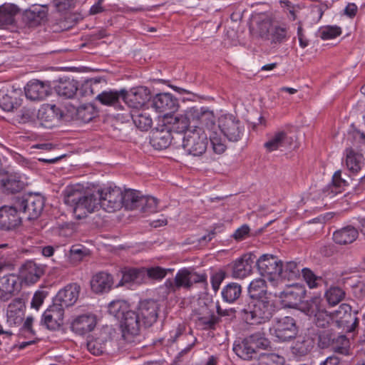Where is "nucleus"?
I'll list each match as a JSON object with an SVG mask.
<instances>
[{
	"label": "nucleus",
	"instance_id": "obj_30",
	"mask_svg": "<svg viewBox=\"0 0 365 365\" xmlns=\"http://www.w3.org/2000/svg\"><path fill=\"white\" fill-rule=\"evenodd\" d=\"M254 263L251 255H244L232 263V277L243 279L250 275Z\"/></svg>",
	"mask_w": 365,
	"mask_h": 365
},
{
	"label": "nucleus",
	"instance_id": "obj_21",
	"mask_svg": "<svg viewBox=\"0 0 365 365\" xmlns=\"http://www.w3.org/2000/svg\"><path fill=\"white\" fill-rule=\"evenodd\" d=\"M190 108H187L183 114H179L174 117L171 116L170 120L168 122V129L170 133H175L177 134H185L186 132L192 130L189 129L192 128L193 121L191 116L189 115Z\"/></svg>",
	"mask_w": 365,
	"mask_h": 365
},
{
	"label": "nucleus",
	"instance_id": "obj_35",
	"mask_svg": "<svg viewBox=\"0 0 365 365\" xmlns=\"http://www.w3.org/2000/svg\"><path fill=\"white\" fill-rule=\"evenodd\" d=\"M1 185L5 192L8 193L19 192L24 188L25 183L21 180V177L16 173L5 175L1 180Z\"/></svg>",
	"mask_w": 365,
	"mask_h": 365
},
{
	"label": "nucleus",
	"instance_id": "obj_40",
	"mask_svg": "<svg viewBox=\"0 0 365 365\" xmlns=\"http://www.w3.org/2000/svg\"><path fill=\"white\" fill-rule=\"evenodd\" d=\"M124 89L120 91H105L98 93L96 99L101 102V104L106 106H116L118 105L120 99L123 100Z\"/></svg>",
	"mask_w": 365,
	"mask_h": 365
},
{
	"label": "nucleus",
	"instance_id": "obj_57",
	"mask_svg": "<svg viewBox=\"0 0 365 365\" xmlns=\"http://www.w3.org/2000/svg\"><path fill=\"white\" fill-rule=\"evenodd\" d=\"M128 310V304L122 300L113 301L108 306L109 313L120 320Z\"/></svg>",
	"mask_w": 365,
	"mask_h": 365
},
{
	"label": "nucleus",
	"instance_id": "obj_15",
	"mask_svg": "<svg viewBox=\"0 0 365 365\" xmlns=\"http://www.w3.org/2000/svg\"><path fill=\"white\" fill-rule=\"evenodd\" d=\"M189 115L193 121V128H207L211 130L215 126L214 113L207 108L191 107Z\"/></svg>",
	"mask_w": 365,
	"mask_h": 365
},
{
	"label": "nucleus",
	"instance_id": "obj_44",
	"mask_svg": "<svg viewBox=\"0 0 365 365\" xmlns=\"http://www.w3.org/2000/svg\"><path fill=\"white\" fill-rule=\"evenodd\" d=\"M20 13V9L14 4H4L0 6V23H14L15 17Z\"/></svg>",
	"mask_w": 365,
	"mask_h": 365
},
{
	"label": "nucleus",
	"instance_id": "obj_11",
	"mask_svg": "<svg viewBox=\"0 0 365 365\" xmlns=\"http://www.w3.org/2000/svg\"><path fill=\"white\" fill-rule=\"evenodd\" d=\"M218 128L230 141H238L245 131L244 125L232 115H225L219 119Z\"/></svg>",
	"mask_w": 365,
	"mask_h": 365
},
{
	"label": "nucleus",
	"instance_id": "obj_32",
	"mask_svg": "<svg viewBox=\"0 0 365 365\" xmlns=\"http://www.w3.org/2000/svg\"><path fill=\"white\" fill-rule=\"evenodd\" d=\"M48 8L45 6L34 5L22 13V21L25 23H41L47 21Z\"/></svg>",
	"mask_w": 365,
	"mask_h": 365
},
{
	"label": "nucleus",
	"instance_id": "obj_10",
	"mask_svg": "<svg viewBox=\"0 0 365 365\" xmlns=\"http://www.w3.org/2000/svg\"><path fill=\"white\" fill-rule=\"evenodd\" d=\"M256 265L263 277L270 282L279 279L282 271V261L273 255H262L256 262Z\"/></svg>",
	"mask_w": 365,
	"mask_h": 365
},
{
	"label": "nucleus",
	"instance_id": "obj_60",
	"mask_svg": "<svg viewBox=\"0 0 365 365\" xmlns=\"http://www.w3.org/2000/svg\"><path fill=\"white\" fill-rule=\"evenodd\" d=\"M302 274L310 289L317 287L320 282L323 281L322 277L317 276L310 269H302Z\"/></svg>",
	"mask_w": 365,
	"mask_h": 365
},
{
	"label": "nucleus",
	"instance_id": "obj_54",
	"mask_svg": "<svg viewBox=\"0 0 365 365\" xmlns=\"http://www.w3.org/2000/svg\"><path fill=\"white\" fill-rule=\"evenodd\" d=\"M334 341V344H332L331 349L334 353L343 356L349 355V341L345 335H336Z\"/></svg>",
	"mask_w": 365,
	"mask_h": 365
},
{
	"label": "nucleus",
	"instance_id": "obj_45",
	"mask_svg": "<svg viewBox=\"0 0 365 365\" xmlns=\"http://www.w3.org/2000/svg\"><path fill=\"white\" fill-rule=\"evenodd\" d=\"M143 196L138 191L126 190L125 192H123L122 206L130 210L138 209L140 200Z\"/></svg>",
	"mask_w": 365,
	"mask_h": 365
},
{
	"label": "nucleus",
	"instance_id": "obj_24",
	"mask_svg": "<svg viewBox=\"0 0 365 365\" xmlns=\"http://www.w3.org/2000/svg\"><path fill=\"white\" fill-rule=\"evenodd\" d=\"M25 302L21 298H16L8 305L7 322L10 326L20 325L24 319Z\"/></svg>",
	"mask_w": 365,
	"mask_h": 365
},
{
	"label": "nucleus",
	"instance_id": "obj_6",
	"mask_svg": "<svg viewBox=\"0 0 365 365\" xmlns=\"http://www.w3.org/2000/svg\"><path fill=\"white\" fill-rule=\"evenodd\" d=\"M207 134L202 128H193L185 133L182 138V146L189 155L200 156L207 150Z\"/></svg>",
	"mask_w": 365,
	"mask_h": 365
},
{
	"label": "nucleus",
	"instance_id": "obj_12",
	"mask_svg": "<svg viewBox=\"0 0 365 365\" xmlns=\"http://www.w3.org/2000/svg\"><path fill=\"white\" fill-rule=\"evenodd\" d=\"M142 323L138 312L128 310L120 319L123 337L128 343L133 342V338L138 336Z\"/></svg>",
	"mask_w": 365,
	"mask_h": 365
},
{
	"label": "nucleus",
	"instance_id": "obj_55",
	"mask_svg": "<svg viewBox=\"0 0 365 365\" xmlns=\"http://www.w3.org/2000/svg\"><path fill=\"white\" fill-rule=\"evenodd\" d=\"M173 269H165L159 266L144 267V274L145 280L147 279L160 281L163 279L169 272H172Z\"/></svg>",
	"mask_w": 365,
	"mask_h": 365
},
{
	"label": "nucleus",
	"instance_id": "obj_33",
	"mask_svg": "<svg viewBox=\"0 0 365 365\" xmlns=\"http://www.w3.org/2000/svg\"><path fill=\"white\" fill-rule=\"evenodd\" d=\"M172 133L167 129L155 130L152 132L150 143L156 150H163L167 148L171 142Z\"/></svg>",
	"mask_w": 365,
	"mask_h": 365
},
{
	"label": "nucleus",
	"instance_id": "obj_17",
	"mask_svg": "<svg viewBox=\"0 0 365 365\" xmlns=\"http://www.w3.org/2000/svg\"><path fill=\"white\" fill-rule=\"evenodd\" d=\"M159 304L153 299L140 301L138 307V313L141 317L144 327L152 326L158 317Z\"/></svg>",
	"mask_w": 365,
	"mask_h": 365
},
{
	"label": "nucleus",
	"instance_id": "obj_38",
	"mask_svg": "<svg viewBox=\"0 0 365 365\" xmlns=\"http://www.w3.org/2000/svg\"><path fill=\"white\" fill-rule=\"evenodd\" d=\"M133 282L138 284L145 283L144 267L128 268L123 271V276L118 286Z\"/></svg>",
	"mask_w": 365,
	"mask_h": 365
},
{
	"label": "nucleus",
	"instance_id": "obj_4",
	"mask_svg": "<svg viewBox=\"0 0 365 365\" xmlns=\"http://www.w3.org/2000/svg\"><path fill=\"white\" fill-rule=\"evenodd\" d=\"M14 200L23 218L28 220L37 219L41 214L45 203L43 196L32 193L17 196Z\"/></svg>",
	"mask_w": 365,
	"mask_h": 365
},
{
	"label": "nucleus",
	"instance_id": "obj_50",
	"mask_svg": "<svg viewBox=\"0 0 365 365\" xmlns=\"http://www.w3.org/2000/svg\"><path fill=\"white\" fill-rule=\"evenodd\" d=\"M345 291L339 287L332 286L328 289L324 297L330 306H335L345 298Z\"/></svg>",
	"mask_w": 365,
	"mask_h": 365
},
{
	"label": "nucleus",
	"instance_id": "obj_19",
	"mask_svg": "<svg viewBox=\"0 0 365 365\" xmlns=\"http://www.w3.org/2000/svg\"><path fill=\"white\" fill-rule=\"evenodd\" d=\"M81 287L77 283H72L61 289L55 297L53 302L62 305L65 309L73 305L78 299Z\"/></svg>",
	"mask_w": 365,
	"mask_h": 365
},
{
	"label": "nucleus",
	"instance_id": "obj_9",
	"mask_svg": "<svg viewBox=\"0 0 365 365\" xmlns=\"http://www.w3.org/2000/svg\"><path fill=\"white\" fill-rule=\"evenodd\" d=\"M98 196L96 210L100 207L104 210L112 212L122 207L123 192L120 187H108L103 190L93 192Z\"/></svg>",
	"mask_w": 365,
	"mask_h": 365
},
{
	"label": "nucleus",
	"instance_id": "obj_52",
	"mask_svg": "<svg viewBox=\"0 0 365 365\" xmlns=\"http://www.w3.org/2000/svg\"><path fill=\"white\" fill-rule=\"evenodd\" d=\"M132 119L135 126L141 130H148L153 124L150 115L145 112L135 111L132 114Z\"/></svg>",
	"mask_w": 365,
	"mask_h": 365
},
{
	"label": "nucleus",
	"instance_id": "obj_18",
	"mask_svg": "<svg viewBox=\"0 0 365 365\" xmlns=\"http://www.w3.org/2000/svg\"><path fill=\"white\" fill-rule=\"evenodd\" d=\"M150 99V90L144 86L132 88L129 92L124 89L123 101L133 108L143 107Z\"/></svg>",
	"mask_w": 365,
	"mask_h": 365
},
{
	"label": "nucleus",
	"instance_id": "obj_7",
	"mask_svg": "<svg viewBox=\"0 0 365 365\" xmlns=\"http://www.w3.org/2000/svg\"><path fill=\"white\" fill-rule=\"evenodd\" d=\"M249 29L253 37L270 41L271 43H281L287 38V29L277 24H250Z\"/></svg>",
	"mask_w": 365,
	"mask_h": 365
},
{
	"label": "nucleus",
	"instance_id": "obj_26",
	"mask_svg": "<svg viewBox=\"0 0 365 365\" xmlns=\"http://www.w3.org/2000/svg\"><path fill=\"white\" fill-rule=\"evenodd\" d=\"M91 290L96 294L108 292L113 285V278L106 272H99L94 274L90 282Z\"/></svg>",
	"mask_w": 365,
	"mask_h": 365
},
{
	"label": "nucleus",
	"instance_id": "obj_34",
	"mask_svg": "<svg viewBox=\"0 0 365 365\" xmlns=\"http://www.w3.org/2000/svg\"><path fill=\"white\" fill-rule=\"evenodd\" d=\"M348 185L349 182L341 178V170H337L332 177L331 183L324 189V192L326 196L331 198L336 195L341 194Z\"/></svg>",
	"mask_w": 365,
	"mask_h": 365
},
{
	"label": "nucleus",
	"instance_id": "obj_63",
	"mask_svg": "<svg viewBox=\"0 0 365 365\" xmlns=\"http://www.w3.org/2000/svg\"><path fill=\"white\" fill-rule=\"evenodd\" d=\"M210 140L212 145L215 153L221 154L224 153L226 149V145L223 143L222 138L215 131H211L210 133Z\"/></svg>",
	"mask_w": 365,
	"mask_h": 365
},
{
	"label": "nucleus",
	"instance_id": "obj_3",
	"mask_svg": "<svg viewBox=\"0 0 365 365\" xmlns=\"http://www.w3.org/2000/svg\"><path fill=\"white\" fill-rule=\"evenodd\" d=\"M271 348L270 341L264 333L257 331L245 337L238 344H235L233 351L244 360L257 361L266 351Z\"/></svg>",
	"mask_w": 365,
	"mask_h": 365
},
{
	"label": "nucleus",
	"instance_id": "obj_58",
	"mask_svg": "<svg viewBox=\"0 0 365 365\" xmlns=\"http://www.w3.org/2000/svg\"><path fill=\"white\" fill-rule=\"evenodd\" d=\"M158 200L150 196H143L140 200L139 210L143 213H153L157 211Z\"/></svg>",
	"mask_w": 365,
	"mask_h": 365
},
{
	"label": "nucleus",
	"instance_id": "obj_2",
	"mask_svg": "<svg viewBox=\"0 0 365 365\" xmlns=\"http://www.w3.org/2000/svg\"><path fill=\"white\" fill-rule=\"evenodd\" d=\"M242 319L249 324H264L272 317L274 306L267 298L245 299L237 307Z\"/></svg>",
	"mask_w": 365,
	"mask_h": 365
},
{
	"label": "nucleus",
	"instance_id": "obj_20",
	"mask_svg": "<svg viewBox=\"0 0 365 365\" xmlns=\"http://www.w3.org/2000/svg\"><path fill=\"white\" fill-rule=\"evenodd\" d=\"M153 106L157 111L165 113V115L175 113L179 107L178 99L168 93L156 95L153 100Z\"/></svg>",
	"mask_w": 365,
	"mask_h": 365
},
{
	"label": "nucleus",
	"instance_id": "obj_64",
	"mask_svg": "<svg viewBox=\"0 0 365 365\" xmlns=\"http://www.w3.org/2000/svg\"><path fill=\"white\" fill-rule=\"evenodd\" d=\"M335 334L329 331H324L319 336V346L322 349L331 348L332 344H334V340L336 337Z\"/></svg>",
	"mask_w": 365,
	"mask_h": 365
},
{
	"label": "nucleus",
	"instance_id": "obj_59",
	"mask_svg": "<svg viewBox=\"0 0 365 365\" xmlns=\"http://www.w3.org/2000/svg\"><path fill=\"white\" fill-rule=\"evenodd\" d=\"M314 322L319 327L324 328L327 327L331 322H334L332 312H328L322 308L314 316Z\"/></svg>",
	"mask_w": 365,
	"mask_h": 365
},
{
	"label": "nucleus",
	"instance_id": "obj_46",
	"mask_svg": "<svg viewBox=\"0 0 365 365\" xmlns=\"http://www.w3.org/2000/svg\"><path fill=\"white\" fill-rule=\"evenodd\" d=\"M348 148H353L356 151H361L365 146V134L357 130L349 131L346 139Z\"/></svg>",
	"mask_w": 365,
	"mask_h": 365
},
{
	"label": "nucleus",
	"instance_id": "obj_43",
	"mask_svg": "<svg viewBox=\"0 0 365 365\" xmlns=\"http://www.w3.org/2000/svg\"><path fill=\"white\" fill-rule=\"evenodd\" d=\"M250 298L247 299H264L267 294L266 282L263 279H257L251 282L248 287Z\"/></svg>",
	"mask_w": 365,
	"mask_h": 365
},
{
	"label": "nucleus",
	"instance_id": "obj_61",
	"mask_svg": "<svg viewBox=\"0 0 365 365\" xmlns=\"http://www.w3.org/2000/svg\"><path fill=\"white\" fill-rule=\"evenodd\" d=\"M189 274L190 269L188 268L181 269L177 272L174 279L179 290L182 287L187 289H190Z\"/></svg>",
	"mask_w": 365,
	"mask_h": 365
},
{
	"label": "nucleus",
	"instance_id": "obj_42",
	"mask_svg": "<svg viewBox=\"0 0 365 365\" xmlns=\"http://www.w3.org/2000/svg\"><path fill=\"white\" fill-rule=\"evenodd\" d=\"M57 93L66 98H73L78 91L77 82L73 79L61 80L56 86Z\"/></svg>",
	"mask_w": 365,
	"mask_h": 365
},
{
	"label": "nucleus",
	"instance_id": "obj_47",
	"mask_svg": "<svg viewBox=\"0 0 365 365\" xmlns=\"http://www.w3.org/2000/svg\"><path fill=\"white\" fill-rule=\"evenodd\" d=\"M241 294L242 287L235 282L229 283L222 290L223 299L229 303L235 302L240 297Z\"/></svg>",
	"mask_w": 365,
	"mask_h": 365
},
{
	"label": "nucleus",
	"instance_id": "obj_37",
	"mask_svg": "<svg viewBox=\"0 0 365 365\" xmlns=\"http://www.w3.org/2000/svg\"><path fill=\"white\" fill-rule=\"evenodd\" d=\"M346 165L352 173H358L364 165V157L353 148H346Z\"/></svg>",
	"mask_w": 365,
	"mask_h": 365
},
{
	"label": "nucleus",
	"instance_id": "obj_22",
	"mask_svg": "<svg viewBox=\"0 0 365 365\" xmlns=\"http://www.w3.org/2000/svg\"><path fill=\"white\" fill-rule=\"evenodd\" d=\"M45 267L33 260H28L21 266L19 274L26 283L34 284L44 274Z\"/></svg>",
	"mask_w": 365,
	"mask_h": 365
},
{
	"label": "nucleus",
	"instance_id": "obj_56",
	"mask_svg": "<svg viewBox=\"0 0 365 365\" xmlns=\"http://www.w3.org/2000/svg\"><path fill=\"white\" fill-rule=\"evenodd\" d=\"M257 365H284V358L274 353H264L257 361Z\"/></svg>",
	"mask_w": 365,
	"mask_h": 365
},
{
	"label": "nucleus",
	"instance_id": "obj_13",
	"mask_svg": "<svg viewBox=\"0 0 365 365\" xmlns=\"http://www.w3.org/2000/svg\"><path fill=\"white\" fill-rule=\"evenodd\" d=\"M63 317L64 309L62 308V305L53 302L43 312L41 324L49 330H58L63 324Z\"/></svg>",
	"mask_w": 365,
	"mask_h": 365
},
{
	"label": "nucleus",
	"instance_id": "obj_27",
	"mask_svg": "<svg viewBox=\"0 0 365 365\" xmlns=\"http://www.w3.org/2000/svg\"><path fill=\"white\" fill-rule=\"evenodd\" d=\"M50 94V86L38 80L29 82L25 87V95L31 101H41Z\"/></svg>",
	"mask_w": 365,
	"mask_h": 365
},
{
	"label": "nucleus",
	"instance_id": "obj_29",
	"mask_svg": "<svg viewBox=\"0 0 365 365\" xmlns=\"http://www.w3.org/2000/svg\"><path fill=\"white\" fill-rule=\"evenodd\" d=\"M195 320L202 329H215L219 322V317L207 306H203L195 312Z\"/></svg>",
	"mask_w": 365,
	"mask_h": 365
},
{
	"label": "nucleus",
	"instance_id": "obj_25",
	"mask_svg": "<svg viewBox=\"0 0 365 365\" xmlns=\"http://www.w3.org/2000/svg\"><path fill=\"white\" fill-rule=\"evenodd\" d=\"M20 288L17 276L8 274L0 278V299L3 302L9 301Z\"/></svg>",
	"mask_w": 365,
	"mask_h": 365
},
{
	"label": "nucleus",
	"instance_id": "obj_53",
	"mask_svg": "<svg viewBox=\"0 0 365 365\" xmlns=\"http://www.w3.org/2000/svg\"><path fill=\"white\" fill-rule=\"evenodd\" d=\"M90 255V251L81 245H73L69 251V260L73 264L81 262L86 257Z\"/></svg>",
	"mask_w": 365,
	"mask_h": 365
},
{
	"label": "nucleus",
	"instance_id": "obj_62",
	"mask_svg": "<svg viewBox=\"0 0 365 365\" xmlns=\"http://www.w3.org/2000/svg\"><path fill=\"white\" fill-rule=\"evenodd\" d=\"M341 34V29L336 26L330 25L322 27L319 31V36L324 40L336 38Z\"/></svg>",
	"mask_w": 365,
	"mask_h": 365
},
{
	"label": "nucleus",
	"instance_id": "obj_51",
	"mask_svg": "<svg viewBox=\"0 0 365 365\" xmlns=\"http://www.w3.org/2000/svg\"><path fill=\"white\" fill-rule=\"evenodd\" d=\"M98 111L92 104H85L79 106L76 109V118L83 123H88L96 115Z\"/></svg>",
	"mask_w": 365,
	"mask_h": 365
},
{
	"label": "nucleus",
	"instance_id": "obj_8",
	"mask_svg": "<svg viewBox=\"0 0 365 365\" xmlns=\"http://www.w3.org/2000/svg\"><path fill=\"white\" fill-rule=\"evenodd\" d=\"M358 311L352 310L348 304H341L339 308L332 312L334 323L346 332H355L359 327V319Z\"/></svg>",
	"mask_w": 365,
	"mask_h": 365
},
{
	"label": "nucleus",
	"instance_id": "obj_1",
	"mask_svg": "<svg viewBox=\"0 0 365 365\" xmlns=\"http://www.w3.org/2000/svg\"><path fill=\"white\" fill-rule=\"evenodd\" d=\"M97 197L93 192L84 191L81 185L68 186L63 191L64 202L72 207L77 219L84 218L96 210Z\"/></svg>",
	"mask_w": 365,
	"mask_h": 365
},
{
	"label": "nucleus",
	"instance_id": "obj_14",
	"mask_svg": "<svg viewBox=\"0 0 365 365\" xmlns=\"http://www.w3.org/2000/svg\"><path fill=\"white\" fill-rule=\"evenodd\" d=\"M111 341L110 330L108 327H103L98 331L88 337L87 349L93 355L103 354L108 344Z\"/></svg>",
	"mask_w": 365,
	"mask_h": 365
},
{
	"label": "nucleus",
	"instance_id": "obj_28",
	"mask_svg": "<svg viewBox=\"0 0 365 365\" xmlns=\"http://www.w3.org/2000/svg\"><path fill=\"white\" fill-rule=\"evenodd\" d=\"M61 117L60 109L55 105H47L39 109L38 112V119L41 125L46 128H52Z\"/></svg>",
	"mask_w": 365,
	"mask_h": 365
},
{
	"label": "nucleus",
	"instance_id": "obj_36",
	"mask_svg": "<svg viewBox=\"0 0 365 365\" xmlns=\"http://www.w3.org/2000/svg\"><path fill=\"white\" fill-rule=\"evenodd\" d=\"M19 96V93L16 91H11L10 93H6L4 91H0V108L7 112L17 108L21 105Z\"/></svg>",
	"mask_w": 365,
	"mask_h": 365
},
{
	"label": "nucleus",
	"instance_id": "obj_48",
	"mask_svg": "<svg viewBox=\"0 0 365 365\" xmlns=\"http://www.w3.org/2000/svg\"><path fill=\"white\" fill-rule=\"evenodd\" d=\"M302 269L295 262H288L285 265L282 263V271L279 279L294 280L300 277Z\"/></svg>",
	"mask_w": 365,
	"mask_h": 365
},
{
	"label": "nucleus",
	"instance_id": "obj_39",
	"mask_svg": "<svg viewBox=\"0 0 365 365\" xmlns=\"http://www.w3.org/2000/svg\"><path fill=\"white\" fill-rule=\"evenodd\" d=\"M357 236V230L353 227L347 226L335 231L333 234V240L336 244L346 245L353 242Z\"/></svg>",
	"mask_w": 365,
	"mask_h": 365
},
{
	"label": "nucleus",
	"instance_id": "obj_41",
	"mask_svg": "<svg viewBox=\"0 0 365 365\" xmlns=\"http://www.w3.org/2000/svg\"><path fill=\"white\" fill-rule=\"evenodd\" d=\"M305 291L302 288H295L284 291L281 294V298L286 307L293 308L297 304V302L304 297Z\"/></svg>",
	"mask_w": 365,
	"mask_h": 365
},
{
	"label": "nucleus",
	"instance_id": "obj_5",
	"mask_svg": "<svg viewBox=\"0 0 365 365\" xmlns=\"http://www.w3.org/2000/svg\"><path fill=\"white\" fill-rule=\"evenodd\" d=\"M298 331L296 320L289 316L274 318L269 328L270 334L283 342L294 339Z\"/></svg>",
	"mask_w": 365,
	"mask_h": 365
},
{
	"label": "nucleus",
	"instance_id": "obj_31",
	"mask_svg": "<svg viewBox=\"0 0 365 365\" xmlns=\"http://www.w3.org/2000/svg\"><path fill=\"white\" fill-rule=\"evenodd\" d=\"M294 144V140L283 130L277 131L267 141L264 146L269 152L284 148H290Z\"/></svg>",
	"mask_w": 365,
	"mask_h": 365
},
{
	"label": "nucleus",
	"instance_id": "obj_49",
	"mask_svg": "<svg viewBox=\"0 0 365 365\" xmlns=\"http://www.w3.org/2000/svg\"><path fill=\"white\" fill-rule=\"evenodd\" d=\"M321 304L322 299L319 297H313L302 302L299 309L309 317H314L322 309Z\"/></svg>",
	"mask_w": 365,
	"mask_h": 365
},
{
	"label": "nucleus",
	"instance_id": "obj_23",
	"mask_svg": "<svg viewBox=\"0 0 365 365\" xmlns=\"http://www.w3.org/2000/svg\"><path fill=\"white\" fill-rule=\"evenodd\" d=\"M96 317L93 314H84L76 317L71 324V329L78 335H84L95 328Z\"/></svg>",
	"mask_w": 365,
	"mask_h": 365
},
{
	"label": "nucleus",
	"instance_id": "obj_16",
	"mask_svg": "<svg viewBox=\"0 0 365 365\" xmlns=\"http://www.w3.org/2000/svg\"><path fill=\"white\" fill-rule=\"evenodd\" d=\"M23 217L14 200L11 206L0 207V229L10 230L21 225Z\"/></svg>",
	"mask_w": 365,
	"mask_h": 365
}]
</instances>
